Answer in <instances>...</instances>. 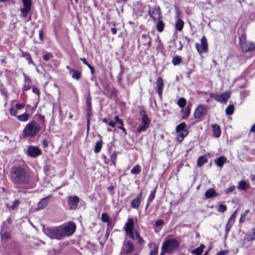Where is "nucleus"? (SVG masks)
Returning <instances> with one entry per match:
<instances>
[{"instance_id": "f257e3e1", "label": "nucleus", "mask_w": 255, "mask_h": 255, "mask_svg": "<svg viewBox=\"0 0 255 255\" xmlns=\"http://www.w3.org/2000/svg\"><path fill=\"white\" fill-rule=\"evenodd\" d=\"M76 229L75 224L69 222L62 225L43 229L44 234L51 239L62 240L72 236Z\"/></svg>"}, {"instance_id": "f03ea898", "label": "nucleus", "mask_w": 255, "mask_h": 255, "mask_svg": "<svg viewBox=\"0 0 255 255\" xmlns=\"http://www.w3.org/2000/svg\"><path fill=\"white\" fill-rule=\"evenodd\" d=\"M11 180L16 184L25 185L29 181L30 178L24 168L20 166L14 167L11 171Z\"/></svg>"}, {"instance_id": "7ed1b4c3", "label": "nucleus", "mask_w": 255, "mask_h": 255, "mask_svg": "<svg viewBox=\"0 0 255 255\" xmlns=\"http://www.w3.org/2000/svg\"><path fill=\"white\" fill-rule=\"evenodd\" d=\"M125 230L126 235L132 240L135 237L139 244H142L144 243L143 239L140 236L139 233L137 232V229L134 227V221L132 218L128 219L127 223L125 225Z\"/></svg>"}, {"instance_id": "20e7f679", "label": "nucleus", "mask_w": 255, "mask_h": 255, "mask_svg": "<svg viewBox=\"0 0 255 255\" xmlns=\"http://www.w3.org/2000/svg\"><path fill=\"white\" fill-rule=\"evenodd\" d=\"M43 123L38 124L35 121H32L28 124L23 130L24 136L34 137L40 131L41 126L44 124V117H40Z\"/></svg>"}, {"instance_id": "39448f33", "label": "nucleus", "mask_w": 255, "mask_h": 255, "mask_svg": "<svg viewBox=\"0 0 255 255\" xmlns=\"http://www.w3.org/2000/svg\"><path fill=\"white\" fill-rule=\"evenodd\" d=\"M179 242L175 239L166 240L162 244L160 255H164L165 253L172 254L179 248Z\"/></svg>"}, {"instance_id": "423d86ee", "label": "nucleus", "mask_w": 255, "mask_h": 255, "mask_svg": "<svg viewBox=\"0 0 255 255\" xmlns=\"http://www.w3.org/2000/svg\"><path fill=\"white\" fill-rule=\"evenodd\" d=\"M139 121L140 124L137 129V131L139 133L145 131L149 128L150 124V119L144 113L141 115V118Z\"/></svg>"}, {"instance_id": "0eeeda50", "label": "nucleus", "mask_w": 255, "mask_h": 255, "mask_svg": "<svg viewBox=\"0 0 255 255\" xmlns=\"http://www.w3.org/2000/svg\"><path fill=\"white\" fill-rule=\"evenodd\" d=\"M231 93L230 91H226L224 93L221 95H217L214 93H211L210 96L216 101L220 103H226L228 99L230 98Z\"/></svg>"}, {"instance_id": "6e6552de", "label": "nucleus", "mask_w": 255, "mask_h": 255, "mask_svg": "<svg viewBox=\"0 0 255 255\" xmlns=\"http://www.w3.org/2000/svg\"><path fill=\"white\" fill-rule=\"evenodd\" d=\"M196 48L198 53L201 54L204 52H207L208 49V43L206 38L205 36H203L201 39V44L198 43L195 44Z\"/></svg>"}, {"instance_id": "1a4fd4ad", "label": "nucleus", "mask_w": 255, "mask_h": 255, "mask_svg": "<svg viewBox=\"0 0 255 255\" xmlns=\"http://www.w3.org/2000/svg\"><path fill=\"white\" fill-rule=\"evenodd\" d=\"M41 150L37 146L29 145L27 148L26 153L29 157L36 158L41 155Z\"/></svg>"}, {"instance_id": "9d476101", "label": "nucleus", "mask_w": 255, "mask_h": 255, "mask_svg": "<svg viewBox=\"0 0 255 255\" xmlns=\"http://www.w3.org/2000/svg\"><path fill=\"white\" fill-rule=\"evenodd\" d=\"M134 249V246L131 241L125 242L123 246L121 254L122 255L129 254L133 251Z\"/></svg>"}, {"instance_id": "9b49d317", "label": "nucleus", "mask_w": 255, "mask_h": 255, "mask_svg": "<svg viewBox=\"0 0 255 255\" xmlns=\"http://www.w3.org/2000/svg\"><path fill=\"white\" fill-rule=\"evenodd\" d=\"M148 13L150 17L154 20H159L161 17V13L158 6L150 8L148 10Z\"/></svg>"}, {"instance_id": "f8f14e48", "label": "nucleus", "mask_w": 255, "mask_h": 255, "mask_svg": "<svg viewBox=\"0 0 255 255\" xmlns=\"http://www.w3.org/2000/svg\"><path fill=\"white\" fill-rule=\"evenodd\" d=\"M79 202V198L77 196H69L68 197V205L70 209H75Z\"/></svg>"}, {"instance_id": "ddd939ff", "label": "nucleus", "mask_w": 255, "mask_h": 255, "mask_svg": "<svg viewBox=\"0 0 255 255\" xmlns=\"http://www.w3.org/2000/svg\"><path fill=\"white\" fill-rule=\"evenodd\" d=\"M241 46L243 51H253L255 49V44L252 42H243L241 41Z\"/></svg>"}, {"instance_id": "4468645a", "label": "nucleus", "mask_w": 255, "mask_h": 255, "mask_svg": "<svg viewBox=\"0 0 255 255\" xmlns=\"http://www.w3.org/2000/svg\"><path fill=\"white\" fill-rule=\"evenodd\" d=\"M138 42L147 48H149L151 45V39L148 35L143 34L141 35L140 39L138 40Z\"/></svg>"}, {"instance_id": "2eb2a0df", "label": "nucleus", "mask_w": 255, "mask_h": 255, "mask_svg": "<svg viewBox=\"0 0 255 255\" xmlns=\"http://www.w3.org/2000/svg\"><path fill=\"white\" fill-rule=\"evenodd\" d=\"M52 196L49 195L46 197L42 198L38 203V207L37 210H41L44 209L48 205L49 202V199Z\"/></svg>"}, {"instance_id": "dca6fc26", "label": "nucleus", "mask_w": 255, "mask_h": 255, "mask_svg": "<svg viewBox=\"0 0 255 255\" xmlns=\"http://www.w3.org/2000/svg\"><path fill=\"white\" fill-rule=\"evenodd\" d=\"M142 195V192L140 191L137 197L131 201V206L132 208L134 209H137L138 208L141 200Z\"/></svg>"}, {"instance_id": "f3484780", "label": "nucleus", "mask_w": 255, "mask_h": 255, "mask_svg": "<svg viewBox=\"0 0 255 255\" xmlns=\"http://www.w3.org/2000/svg\"><path fill=\"white\" fill-rule=\"evenodd\" d=\"M164 87V83L161 77H158L157 81V92L159 96L161 97Z\"/></svg>"}, {"instance_id": "a211bd4d", "label": "nucleus", "mask_w": 255, "mask_h": 255, "mask_svg": "<svg viewBox=\"0 0 255 255\" xmlns=\"http://www.w3.org/2000/svg\"><path fill=\"white\" fill-rule=\"evenodd\" d=\"M213 134L215 137H219L221 135V131L220 128L217 124H213L211 125Z\"/></svg>"}, {"instance_id": "6ab92c4d", "label": "nucleus", "mask_w": 255, "mask_h": 255, "mask_svg": "<svg viewBox=\"0 0 255 255\" xmlns=\"http://www.w3.org/2000/svg\"><path fill=\"white\" fill-rule=\"evenodd\" d=\"M24 84L23 85V91H26L29 90L31 87V81L30 79L28 77L26 76V75H24Z\"/></svg>"}, {"instance_id": "aec40b11", "label": "nucleus", "mask_w": 255, "mask_h": 255, "mask_svg": "<svg viewBox=\"0 0 255 255\" xmlns=\"http://www.w3.org/2000/svg\"><path fill=\"white\" fill-rule=\"evenodd\" d=\"M227 158L224 156H220L215 160V163L220 168H222L224 164L226 162Z\"/></svg>"}, {"instance_id": "412c9836", "label": "nucleus", "mask_w": 255, "mask_h": 255, "mask_svg": "<svg viewBox=\"0 0 255 255\" xmlns=\"http://www.w3.org/2000/svg\"><path fill=\"white\" fill-rule=\"evenodd\" d=\"M217 196H218V194L215 190L213 188L207 190L205 193V196L207 199L213 198Z\"/></svg>"}, {"instance_id": "4be33fe9", "label": "nucleus", "mask_w": 255, "mask_h": 255, "mask_svg": "<svg viewBox=\"0 0 255 255\" xmlns=\"http://www.w3.org/2000/svg\"><path fill=\"white\" fill-rule=\"evenodd\" d=\"M72 78L79 80L81 77V72L79 71L76 70H70V74Z\"/></svg>"}, {"instance_id": "5701e85b", "label": "nucleus", "mask_w": 255, "mask_h": 255, "mask_svg": "<svg viewBox=\"0 0 255 255\" xmlns=\"http://www.w3.org/2000/svg\"><path fill=\"white\" fill-rule=\"evenodd\" d=\"M177 133V138L179 142H181L188 134V130H182L180 132H176Z\"/></svg>"}, {"instance_id": "b1692460", "label": "nucleus", "mask_w": 255, "mask_h": 255, "mask_svg": "<svg viewBox=\"0 0 255 255\" xmlns=\"http://www.w3.org/2000/svg\"><path fill=\"white\" fill-rule=\"evenodd\" d=\"M31 116V115L29 113H24L23 114L17 116V119L21 122H26Z\"/></svg>"}, {"instance_id": "393cba45", "label": "nucleus", "mask_w": 255, "mask_h": 255, "mask_svg": "<svg viewBox=\"0 0 255 255\" xmlns=\"http://www.w3.org/2000/svg\"><path fill=\"white\" fill-rule=\"evenodd\" d=\"M204 248L205 246L203 244H201L199 247L192 251L191 253L195 255H201Z\"/></svg>"}, {"instance_id": "a878e982", "label": "nucleus", "mask_w": 255, "mask_h": 255, "mask_svg": "<svg viewBox=\"0 0 255 255\" xmlns=\"http://www.w3.org/2000/svg\"><path fill=\"white\" fill-rule=\"evenodd\" d=\"M183 26H184L183 21L181 19H180V18L177 19V20L175 22L176 29L177 30L181 31L183 29Z\"/></svg>"}, {"instance_id": "bb28decb", "label": "nucleus", "mask_w": 255, "mask_h": 255, "mask_svg": "<svg viewBox=\"0 0 255 255\" xmlns=\"http://www.w3.org/2000/svg\"><path fill=\"white\" fill-rule=\"evenodd\" d=\"M247 240L249 241H255V228H253L247 235Z\"/></svg>"}, {"instance_id": "cd10ccee", "label": "nucleus", "mask_w": 255, "mask_h": 255, "mask_svg": "<svg viewBox=\"0 0 255 255\" xmlns=\"http://www.w3.org/2000/svg\"><path fill=\"white\" fill-rule=\"evenodd\" d=\"M103 144V141L102 139L98 141L95 144L94 147V151L95 153H98L102 149Z\"/></svg>"}, {"instance_id": "c85d7f7f", "label": "nucleus", "mask_w": 255, "mask_h": 255, "mask_svg": "<svg viewBox=\"0 0 255 255\" xmlns=\"http://www.w3.org/2000/svg\"><path fill=\"white\" fill-rule=\"evenodd\" d=\"M186 124L184 122H182L179 125H177L176 127V132H180L182 130H188L186 128Z\"/></svg>"}, {"instance_id": "c756f323", "label": "nucleus", "mask_w": 255, "mask_h": 255, "mask_svg": "<svg viewBox=\"0 0 255 255\" xmlns=\"http://www.w3.org/2000/svg\"><path fill=\"white\" fill-rule=\"evenodd\" d=\"M207 162V158L204 156H201L199 157L197 160V166L198 167H201L202 165Z\"/></svg>"}, {"instance_id": "7c9ffc66", "label": "nucleus", "mask_w": 255, "mask_h": 255, "mask_svg": "<svg viewBox=\"0 0 255 255\" xmlns=\"http://www.w3.org/2000/svg\"><path fill=\"white\" fill-rule=\"evenodd\" d=\"M141 171V168L139 165H136L130 170L131 174L133 175L138 174Z\"/></svg>"}, {"instance_id": "2f4dec72", "label": "nucleus", "mask_w": 255, "mask_h": 255, "mask_svg": "<svg viewBox=\"0 0 255 255\" xmlns=\"http://www.w3.org/2000/svg\"><path fill=\"white\" fill-rule=\"evenodd\" d=\"M248 184L246 183V182L244 180H242L240 182L238 188L239 189L245 190L248 188Z\"/></svg>"}, {"instance_id": "473e14b6", "label": "nucleus", "mask_w": 255, "mask_h": 255, "mask_svg": "<svg viewBox=\"0 0 255 255\" xmlns=\"http://www.w3.org/2000/svg\"><path fill=\"white\" fill-rule=\"evenodd\" d=\"M186 104V100L183 98H181L178 99L177 101V105L179 107L181 108H183L185 107Z\"/></svg>"}, {"instance_id": "72a5a7b5", "label": "nucleus", "mask_w": 255, "mask_h": 255, "mask_svg": "<svg viewBox=\"0 0 255 255\" xmlns=\"http://www.w3.org/2000/svg\"><path fill=\"white\" fill-rule=\"evenodd\" d=\"M30 8H26V7H23V8H21L20 10L21 11V14H22V16L23 17H26L27 14L29 12V11H30Z\"/></svg>"}, {"instance_id": "f704fd0d", "label": "nucleus", "mask_w": 255, "mask_h": 255, "mask_svg": "<svg viewBox=\"0 0 255 255\" xmlns=\"http://www.w3.org/2000/svg\"><path fill=\"white\" fill-rule=\"evenodd\" d=\"M111 160L113 164L115 166L116 165V161L117 159V154L116 152H114L110 156Z\"/></svg>"}, {"instance_id": "c9c22d12", "label": "nucleus", "mask_w": 255, "mask_h": 255, "mask_svg": "<svg viewBox=\"0 0 255 255\" xmlns=\"http://www.w3.org/2000/svg\"><path fill=\"white\" fill-rule=\"evenodd\" d=\"M23 7L30 8L31 7V0H22Z\"/></svg>"}, {"instance_id": "e433bc0d", "label": "nucleus", "mask_w": 255, "mask_h": 255, "mask_svg": "<svg viewBox=\"0 0 255 255\" xmlns=\"http://www.w3.org/2000/svg\"><path fill=\"white\" fill-rule=\"evenodd\" d=\"M102 220L105 223H108L110 222V219L107 213H105L102 214Z\"/></svg>"}, {"instance_id": "4c0bfd02", "label": "nucleus", "mask_w": 255, "mask_h": 255, "mask_svg": "<svg viewBox=\"0 0 255 255\" xmlns=\"http://www.w3.org/2000/svg\"><path fill=\"white\" fill-rule=\"evenodd\" d=\"M156 27L158 31L162 32L164 27V24L163 22L161 20H159L157 24Z\"/></svg>"}, {"instance_id": "58836bf2", "label": "nucleus", "mask_w": 255, "mask_h": 255, "mask_svg": "<svg viewBox=\"0 0 255 255\" xmlns=\"http://www.w3.org/2000/svg\"><path fill=\"white\" fill-rule=\"evenodd\" d=\"M181 62V58L180 57L176 56L173 58L172 59V63L174 65H177L180 64Z\"/></svg>"}, {"instance_id": "ea45409f", "label": "nucleus", "mask_w": 255, "mask_h": 255, "mask_svg": "<svg viewBox=\"0 0 255 255\" xmlns=\"http://www.w3.org/2000/svg\"><path fill=\"white\" fill-rule=\"evenodd\" d=\"M156 190L151 192L148 199L147 201L148 203H150L152 201L155 196Z\"/></svg>"}, {"instance_id": "a19ab883", "label": "nucleus", "mask_w": 255, "mask_h": 255, "mask_svg": "<svg viewBox=\"0 0 255 255\" xmlns=\"http://www.w3.org/2000/svg\"><path fill=\"white\" fill-rule=\"evenodd\" d=\"M227 210V207L226 205L223 204H220L219 206V208L217 210L218 212L223 213L225 212Z\"/></svg>"}, {"instance_id": "79ce46f5", "label": "nucleus", "mask_w": 255, "mask_h": 255, "mask_svg": "<svg viewBox=\"0 0 255 255\" xmlns=\"http://www.w3.org/2000/svg\"><path fill=\"white\" fill-rule=\"evenodd\" d=\"M20 204V202L18 200H15L13 202L11 206H10V208L12 210H14Z\"/></svg>"}, {"instance_id": "37998d69", "label": "nucleus", "mask_w": 255, "mask_h": 255, "mask_svg": "<svg viewBox=\"0 0 255 255\" xmlns=\"http://www.w3.org/2000/svg\"><path fill=\"white\" fill-rule=\"evenodd\" d=\"M158 248L156 246H154L153 249L150 251L149 255H157L158 253Z\"/></svg>"}, {"instance_id": "c03bdc74", "label": "nucleus", "mask_w": 255, "mask_h": 255, "mask_svg": "<svg viewBox=\"0 0 255 255\" xmlns=\"http://www.w3.org/2000/svg\"><path fill=\"white\" fill-rule=\"evenodd\" d=\"M249 210H247L245 212L241 214V218L240 219V222H242L244 221L245 217L247 216V214L249 213Z\"/></svg>"}, {"instance_id": "a18cd8bd", "label": "nucleus", "mask_w": 255, "mask_h": 255, "mask_svg": "<svg viewBox=\"0 0 255 255\" xmlns=\"http://www.w3.org/2000/svg\"><path fill=\"white\" fill-rule=\"evenodd\" d=\"M52 55L51 54L46 53L43 55V58L45 61H48L52 58Z\"/></svg>"}, {"instance_id": "49530a36", "label": "nucleus", "mask_w": 255, "mask_h": 255, "mask_svg": "<svg viewBox=\"0 0 255 255\" xmlns=\"http://www.w3.org/2000/svg\"><path fill=\"white\" fill-rule=\"evenodd\" d=\"M206 110V107L205 106L200 105V106H199L196 108L195 112H204Z\"/></svg>"}, {"instance_id": "de8ad7c7", "label": "nucleus", "mask_w": 255, "mask_h": 255, "mask_svg": "<svg viewBox=\"0 0 255 255\" xmlns=\"http://www.w3.org/2000/svg\"><path fill=\"white\" fill-rule=\"evenodd\" d=\"M26 59L28 61V63L29 64H33V65H35V64L33 63V62L32 60L31 56L30 54H26Z\"/></svg>"}, {"instance_id": "09e8293b", "label": "nucleus", "mask_w": 255, "mask_h": 255, "mask_svg": "<svg viewBox=\"0 0 255 255\" xmlns=\"http://www.w3.org/2000/svg\"><path fill=\"white\" fill-rule=\"evenodd\" d=\"M235 189V187L234 185L230 186V187L227 188L225 190L226 194H228L230 192H233Z\"/></svg>"}, {"instance_id": "8fccbe9b", "label": "nucleus", "mask_w": 255, "mask_h": 255, "mask_svg": "<svg viewBox=\"0 0 255 255\" xmlns=\"http://www.w3.org/2000/svg\"><path fill=\"white\" fill-rule=\"evenodd\" d=\"M24 107V105L22 104H16L15 105V108L17 110H21Z\"/></svg>"}, {"instance_id": "3c124183", "label": "nucleus", "mask_w": 255, "mask_h": 255, "mask_svg": "<svg viewBox=\"0 0 255 255\" xmlns=\"http://www.w3.org/2000/svg\"><path fill=\"white\" fill-rule=\"evenodd\" d=\"M32 92L38 96H39L40 93L39 89L36 87H32Z\"/></svg>"}, {"instance_id": "603ef678", "label": "nucleus", "mask_w": 255, "mask_h": 255, "mask_svg": "<svg viewBox=\"0 0 255 255\" xmlns=\"http://www.w3.org/2000/svg\"><path fill=\"white\" fill-rule=\"evenodd\" d=\"M234 110V107L233 105H229L226 109L225 112H233Z\"/></svg>"}, {"instance_id": "864d4df0", "label": "nucleus", "mask_w": 255, "mask_h": 255, "mask_svg": "<svg viewBox=\"0 0 255 255\" xmlns=\"http://www.w3.org/2000/svg\"><path fill=\"white\" fill-rule=\"evenodd\" d=\"M164 224V222L161 220H158L155 223V225L156 226H161Z\"/></svg>"}, {"instance_id": "5fc2aeb1", "label": "nucleus", "mask_w": 255, "mask_h": 255, "mask_svg": "<svg viewBox=\"0 0 255 255\" xmlns=\"http://www.w3.org/2000/svg\"><path fill=\"white\" fill-rule=\"evenodd\" d=\"M203 113H194V116L195 118H200L203 116Z\"/></svg>"}, {"instance_id": "6e6d98bb", "label": "nucleus", "mask_w": 255, "mask_h": 255, "mask_svg": "<svg viewBox=\"0 0 255 255\" xmlns=\"http://www.w3.org/2000/svg\"><path fill=\"white\" fill-rule=\"evenodd\" d=\"M232 224L229 223H227V225H226V232H228L229 231V230L231 229V228L232 227Z\"/></svg>"}, {"instance_id": "4d7b16f0", "label": "nucleus", "mask_w": 255, "mask_h": 255, "mask_svg": "<svg viewBox=\"0 0 255 255\" xmlns=\"http://www.w3.org/2000/svg\"><path fill=\"white\" fill-rule=\"evenodd\" d=\"M80 59L82 61V62L86 66H88L89 65H90V64L88 63L85 58H81Z\"/></svg>"}, {"instance_id": "13d9d810", "label": "nucleus", "mask_w": 255, "mask_h": 255, "mask_svg": "<svg viewBox=\"0 0 255 255\" xmlns=\"http://www.w3.org/2000/svg\"><path fill=\"white\" fill-rule=\"evenodd\" d=\"M235 219H235L234 218H233V217L231 216L230 218V219H229V221H228V222L230 223V224H232V225H233L234 223V222L235 221Z\"/></svg>"}, {"instance_id": "bf43d9fd", "label": "nucleus", "mask_w": 255, "mask_h": 255, "mask_svg": "<svg viewBox=\"0 0 255 255\" xmlns=\"http://www.w3.org/2000/svg\"><path fill=\"white\" fill-rule=\"evenodd\" d=\"M118 128L122 129L123 131L124 132L125 134H127V131L126 129L124 128L123 125H120L118 127Z\"/></svg>"}, {"instance_id": "052dcab7", "label": "nucleus", "mask_w": 255, "mask_h": 255, "mask_svg": "<svg viewBox=\"0 0 255 255\" xmlns=\"http://www.w3.org/2000/svg\"><path fill=\"white\" fill-rule=\"evenodd\" d=\"M227 253H228L227 251L223 250V251H221L219 252L218 254V255H225L226 254H227Z\"/></svg>"}, {"instance_id": "680f3d73", "label": "nucleus", "mask_w": 255, "mask_h": 255, "mask_svg": "<svg viewBox=\"0 0 255 255\" xmlns=\"http://www.w3.org/2000/svg\"><path fill=\"white\" fill-rule=\"evenodd\" d=\"M108 125L111 126L112 127H114L116 124V122L111 121L108 123H107Z\"/></svg>"}, {"instance_id": "e2e57ef3", "label": "nucleus", "mask_w": 255, "mask_h": 255, "mask_svg": "<svg viewBox=\"0 0 255 255\" xmlns=\"http://www.w3.org/2000/svg\"><path fill=\"white\" fill-rule=\"evenodd\" d=\"M111 31L113 34H116L117 32V28L115 27L111 28Z\"/></svg>"}, {"instance_id": "0e129e2a", "label": "nucleus", "mask_w": 255, "mask_h": 255, "mask_svg": "<svg viewBox=\"0 0 255 255\" xmlns=\"http://www.w3.org/2000/svg\"><path fill=\"white\" fill-rule=\"evenodd\" d=\"M39 38L41 40L42 39V38H43V31L42 30H40L39 31Z\"/></svg>"}, {"instance_id": "69168bd1", "label": "nucleus", "mask_w": 255, "mask_h": 255, "mask_svg": "<svg viewBox=\"0 0 255 255\" xmlns=\"http://www.w3.org/2000/svg\"><path fill=\"white\" fill-rule=\"evenodd\" d=\"M176 18L178 19L179 18V15H180V11L178 9H177L176 11Z\"/></svg>"}, {"instance_id": "338daca9", "label": "nucleus", "mask_w": 255, "mask_h": 255, "mask_svg": "<svg viewBox=\"0 0 255 255\" xmlns=\"http://www.w3.org/2000/svg\"><path fill=\"white\" fill-rule=\"evenodd\" d=\"M190 113H184V115H183V118H186L189 117Z\"/></svg>"}, {"instance_id": "774afa93", "label": "nucleus", "mask_w": 255, "mask_h": 255, "mask_svg": "<svg viewBox=\"0 0 255 255\" xmlns=\"http://www.w3.org/2000/svg\"><path fill=\"white\" fill-rule=\"evenodd\" d=\"M250 131L251 132H254L255 131V123L254 125L251 127Z\"/></svg>"}]
</instances>
